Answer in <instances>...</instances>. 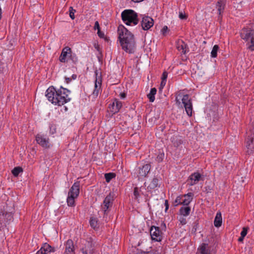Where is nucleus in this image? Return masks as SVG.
<instances>
[{"instance_id":"1","label":"nucleus","mask_w":254,"mask_h":254,"mask_svg":"<svg viewBox=\"0 0 254 254\" xmlns=\"http://www.w3.org/2000/svg\"><path fill=\"white\" fill-rule=\"evenodd\" d=\"M70 93L69 90L63 86L56 89L52 86L47 89L46 96L52 104L62 106L70 101L71 99L68 96Z\"/></svg>"},{"instance_id":"2","label":"nucleus","mask_w":254,"mask_h":254,"mask_svg":"<svg viewBox=\"0 0 254 254\" xmlns=\"http://www.w3.org/2000/svg\"><path fill=\"white\" fill-rule=\"evenodd\" d=\"M118 34L122 49L127 53L133 54L136 47L134 35L122 25L119 26Z\"/></svg>"},{"instance_id":"3","label":"nucleus","mask_w":254,"mask_h":254,"mask_svg":"<svg viewBox=\"0 0 254 254\" xmlns=\"http://www.w3.org/2000/svg\"><path fill=\"white\" fill-rule=\"evenodd\" d=\"M242 39L246 42L247 49L251 51H254V29L244 27L240 31Z\"/></svg>"},{"instance_id":"4","label":"nucleus","mask_w":254,"mask_h":254,"mask_svg":"<svg viewBox=\"0 0 254 254\" xmlns=\"http://www.w3.org/2000/svg\"><path fill=\"white\" fill-rule=\"evenodd\" d=\"M180 100H182L187 115L189 117H191L192 113V104L191 99L190 98L189 95L188 94L183 95L181 92L177 93L175 101L178 105L181 104Z\"/></svg>"},{"instance_id":"5","label":"nucleus","mask_w":254,"mask_h":254,"mask_svg":"<svg viewBox=\"0 0 254 254\" xmlns=\"http://www.w3.org/2000/svg\"><path fill=\"white\" fill-rule=\"evenodd\" d=\"M122 19L127 25L132 26L138 24V15L132 9H126L121 13Z\"/></svg>"},{"instance_id":"6","label":"nucleus","mask_w":254,"mask_h":254,"mask_svg":"<svg viewBox=\"0 0 254 254\" xmlns=\"http://www.w3.org/2000/svg\"><path fill=\"white\" fill-rule=\"evenodd\" d=\"M80 182H75L69 190L66 202L68 206H74L75 205V199L79 194Z\"/></svg>"},{"instance_id":"7","label":"nucleus","mask_w":254,"mask_h":254,"mask_svg":"<svg viewBox=\"0 0 254 254\" xmlns=\"http://www.w3.org/2000/svg\"><path fill=\"white\" fill-rule=\"evenodd\" d=\"M247 136L245 139L246 153L250 155L254 152V132L251 131L247 132Z\"/></svg>"},{"instance_id":"8","label":"nucleus","mask_w":254,"mask_h":254,"mask_svg":"<svg viewBox=\"0 0 254 254\" xmlns=\"http://www.w3.org/2000/svg\"><path fill=\"white\" fill-rule=\"evenodd\" d=\"M96 78L95 80L94 89L93 91L92 95L97 97L101 92V88L102 85V77L101 73L97 70L95 71Z\"/></svg>"},{"instance_id":"9","label":"nucleus","mask_w":254,"mask_h":254,"mask_svg":"<svg viewBox=\"0 0 254 254\" xmlns=\"http://www.w3.org/2000/svg\"><path fill=\"white\" fill-rule=\"evenodd\" d=\"M151 239L155 242H161L163 239V233L159 227L152 226L150 228Z\"/></svg>"},{"instance_id":"10","label":"nucleus","mask_w":254,"mask_h":254,"mask_svg":"<svg viewBox=\"0 0 254 254\" xmlns=\"http://www.w3.org/2000/svg\"><path fill=\"white\" fill-rule=\"evenodd\" d=\"M113 200V195L111 193L107 195L104 199L101 205L104 215H107L110 209L112 207Z\"/></svg>"},{"instance_id":"11","label":"nucleus","mask_w":254,"mask_h":254,"mask_svg":"<svg viewBox=\"0 0 254 254\" xmlns=\"http://www.w3.org/2000/svg\"><path fill=\"white\" fill-rule=\"evenodd\" d=\"M94 239L92 237L87 239L85 247L81 249L83 254H93L94 252Z\"/></svg>"},{"instance_id":"12","label":"nucleus","mask_w":254,"mask_h":254,"mask_svg":"<svg viewBox=\"0 0 254 254\" xmlns=\"http://www.w3.org/2000/svg\"><path fill=\"white\" fill-rule=\"evenodd\" d=\"M72 50L68 46L65 47L62 49L61 55L59 57V61L63 63H67L69 60Z\"/></svg>"},{"instance_id":"13","label":"nucleus","mask_w":254,"mask_h":254,"mask_svg":"<svg viewBox=\"0 0 254 254\" xmlns=\"http://www.w3.org/2000/svg\"><path fill=\"white\" fill-rule=\"evenodd\" d=\"M154 20L150 16H143L141 21V26L143 30L146 31L149 30L153 26Z\"/></svg>"},{"instance_id":"14","label":"nucleus","mask_w":254,"mask_h":254,"mask_svg":"<svg viewBox=\"0 0 254 254\" xmlns=\"http://www.w3.org/2000/svg\"><path fill=\"white\" fill-rule=\"evenodd\" d=\"M226 0H219L216 3V8L218 14V20L221 21L222 15L226 7Z\"/></svg>"},{"instance_id":"15","label":"nucleus","mask_w":254,"mask_h":254,"mask_svg":"<svg viewBox=\"0 0 254 254\" xmlns=\"http://www.w3.org/2000/svg\"><path fill=\"white\" fill-rule=\"evenodd\" d=\"M151 169V165L149 164H145L139 167L136 170L137 177L139 179L141 177H145L149 172Z\"/></svg>"},{"instance_id":"16","label":"nucleus","mask_w":254,"mask_h":254,"mask_svg":"<svg viewBox=\"0 0 254 254\" xmlns=\"http://www.w3.org/2000/svg\"><path fill=\"white\" fill-rule=\"evenodd\" d=\"M161 179L158 176H154L151 180L149 184L147 187L148 191H151L152 190H157L161 185Z\"/></svg>"},{"instance_id":"17","label":"nucleus","mask_w":254,"mask_h":254,"mask_svg":"<svg viewBox=\"0 0 254 254\" xmlns=\"http://www.w3.org/2000/svg\"><path fill=\"white\" fill-rule=\"evenodd\" d=\"M201 179V175L198 172L191 174L187 180L188 185L192 186L196 184Z\"/></svg>"},{"instance_id":"18","label":"nucleus","mask_w":254,"mask_h":254,"mask_svg":"<svg viewBox=\"0 0 254 254\" xmlns=\"http://www.w3.org/2000/svg\"><path fill=\"white\" fill-rule=\"evenodd\" d=\"M122 106L123 104L122 102L120 101L117 99H115L112 103L109 104V109L112 114H115L120 111Z\"/></svg>"},{"instance_id":"19","label":"nucleus","mask_w":254,"mask_h":254,"mask_svg":"<svg viewBox=\"0 0 254 254\" xmlns=\"http://www.w3.org/2000/svg\"><path fill=\"white\" fill-rule=\"evenodd\" d=\"M37 142L44 148H49V138L43 135L38 134L36 136Z\"/></svg>"},{"instance_id":"20","label":"nucleus","mask_w":254,"mask_h":254,"mask_svg":"<svg viewBox=\"0 0 254 254\" xmlns=\"http://www.w3.org/2000/svg\"><path fill=\"white\" fill-rule=\"evenodd\" d=\"M56 251L54 247H52L49 244L45 243L43 244L41 249L37 252L38 254H47L49 253H53Z\"/></svg>"},{"instance_id":"21","label":"nucleus","mask_w":254,"mask_h":254,"mask_svg":"<svg viewBox=\"0 0 254 254\" xmlns=\"http://www.w3.org/2000/svg\"><path fill=\"white\" fill-rule=\"evenodd\" d=\"M0 213L2 214V218L4 224H9L13 219V214L12 212H7L5 210H0Z\"/></svg>"},{"instance_id":"22","label":"nucleus","mask_w":254,"mask_h":254,"mask_svg":"<svg viewBox=\"0 0 254 254\" xmlns=\"http://www.w3.org/2000/svg\"><path fill=\"white\" fill-rule=\"evenodd\" d=\"M64 254H75L73 243L71 240H68L65 243Z\"/></svg>"},{"instance_id":"23","label":"nucleus","mask_w":254,"mask_h":254,"mask_svg":"<svg viewBox=\"0 0 254 254\" xmlns=\"http://www.w3.org/2000/svg\"><path fill=\"white\" fill-rule=\"evenodd\" d=\"M194 194L192 192H189L187 194L183 195V198L185 197L183 199L182 198V204L184 205L188 206L190 203L193 199Z\"/></svg>"},{"instance_id":"24","label":"nucleus","mask_w":254,"mask_h":254,"mask_svg":"<svg viewBox=\"0 0 254 254\" xmlns=\"http://www.w3.org/2000/svg\"><path fill=\"white\" fill-rule=\"evenodd\" d=\"M222 223V218L220 212H218L215 216L214 225L216 227H219L221 226Z\"/></svg>"},{"instance_id":"25","label":"nucleus","mask_w":254,"mask_h":254,"mask_svg":"<svg viewBox=\"0 0 254 254\" xmlns=\"http://www.w3.org/2000/svg\"><path fill=\"white\" fill-rule=\"evenodd\" d=\"M190 212V206L182 207L179 210L180 215L183 216H188Z\"/></svg>"},{"instance_id":"26","label":"nucleus","mask_w":254,"mask_h":254,"mask_svg":"<svg viewBox=\"0 0 254 254\" xmlns=\"http://www.w3.org/2000/svg\"><path fill=\"white\" fill-rule=\"evenodd\" d=\"M145 189L144 187H140L138 188L137 187H135L133 190V194L134 195L135 198L137 199L140 195V194L144 195L143 191L142 190Z\"/></svg>"},{"instance_id":"27","label":"nucleus","mask_w":254,"mask_h":254,"mask_svg":"<svg viewBox=\"0 0 254 254\" xmlns=\"http://www.w3.org/2000/svg\"><path fill=\"white\" fill-rule=\"evenodd\" d=\"M208 244L202 243L198 250L201 254H210L209 250L207 249Z\"/></svg>"},{"instance_id":"28","label":"nucleus","mask_w":254,"mask_h":254,"mask_svg":"<svg viewBox=\"0 0 254 254\" xmlns=\"http://www.w3.org/2000/svg\"><path fill=\"white\" fill-rule=\"evenodd\" d=\"M165 154L163 150H159L157 156L155 158V161L158 163H160L163 161L164 158Z\"/></svg>"},{"instance_id":"29","label":"nucleus","mask_w":254,"mask_h":254,"mask_svg":"<svg viewBox=\"0 0 254 254\" xmlns=\"http://www.w3.org/2000/svg\"><path fill=\"white\" fill-rule=\"evenodd\" d=\"M157 90L155 88L151 89L150 93L147 95L149 101L153 102L155 100V95L156 94Z\"/></svg>"},{"instance_id":"30","label":"nucleus","mask_w":254,"mask_h":254,"mask_svg":"<svg viewBox=\"0 0 254 254\" xmlns=\"http://www.w3.org/2000/svg\"><path fill=\"white\" fill-rule=\"evenodd\" d=\"M89 223L90 226L94 230H96L99 227L98 219L96 218L91 217Z\"/></svg>"},{"instance_id":"31","label":"nucleus","mask_w":254,"mask_h":254,"mask_svg":"<svg viewBox=\"0 0 254 254\" xmlns=\"http://www.w3.org/2000/svg\"><path fill=\"white\" fill-rule=\"evenodd\" d=\"M116 177V174L114 173H109L105 174V178L107 183H109L111 180Z\"/></svg>"},{"instance_id":"32","label":"nucleus","mask_w":254,"mask_h":254,"mask_svg":"<svg viewBox=\"0 0 254 254\" xmlns=\"http://www.w3.org/2000/svg\"><path fill=\"white\" fill-rule=\"evenodd\" d=\"M219 49V47L217 45H215L213 46L212 50L211 52V57L212 58H216L217 56V52Z\"/></svg>"},{"instance_id":"33","label":"nucleus","mask_w":254,"mask_h":254,"mask_svg":"<svg viewBox=\"0 0 254 254\" xmlns=\"http://www.w3.org/2000/svg\"><path fill=\"white\" fill-rule=\"evenodd\" d=\"M23 171V169L20 167H16L14 168V169L12 170V174L15 177H17L19 175V174Z\"/></svg>"},{"instance_id":"34","label":"nucleus","mask_w":254,"mask_h":254,"mask_svg":"<svg viewBox=\"0 0 254 254\" xmlns=\"http://www.w3.org/2000/svg\"><path fill=\"white\" fill-rule=\"evenodd\" d=\"M172 142L175 147L179 146L183 142L182 140L179 138L173 137L172 138Z\"/></svg>"},{"instance_id":"35","label":"nucleus","mask_w":254,"mask_h":254,"mask_svg":"<svg viewBox=\"0 0 254 254\" xmlns=\"http://www.w3.org/2000/svg\"><path fill=\"white\" fill-rule=\"evenodd\" d=\"M187 47V45L183 42H182L181 44H179L178 46V49L179 51H182V53L184 54L186 53V48Z\"/></svg>"},{"instance_id":"36","label":"nucleus","mask_w":254,"mask_h":254,"mask_svg":"<svg viewBox=\"0 0 254 254\" xmlns=\"http://www.w3.org/2000/svg\"><path fill=\"white\" fill-rule=\"evenodd\" d=\"M182 195H179L177 196L174 202V205L176 206L179 204H182Z\"/></svg>"},{"instance_id":"37","label":"nucleus","mask_w":254,"mask_h":254,"mask_svg":"<svg viewBox=\"0 0 254 254\" xmlns=\"http://www.w3.org/2000/svg\"><path fill=\"white\" fill-rule=\"evenodd\" d=\"M69 60H70L73 63L76 64L78 62V58L76 56L75 53H73L71 52V55H70Z\"/></svg>"},{"instance_id":"38","label":"nucleus","mask_w":254,"mask_h":254,"mask_svg":"<svg viewBox=\"0 0 254 254\" xmlns=\"http://www.w3.org/2000/svg\"><path fill=\"white\" fill-rule=\"evenodd\" d=\"M76 12V10L74 9L73 7L70 6L69 7V13L70 17L73 20L75 18L74 13Z\"/></svg>"},{"instance_id":"39","label":"nucleus","mask_w":254,"mask_h":254,"mask_svg":"<svg viewBox=\"0 0 254 254\" xmlns=\"http://www.w3.org/2000/svg\"><path fill=\"white\" fill-rule=\"evenodd\" d=\"M184 217L181 215L179 218V221L182 225H185L187 223L186 219Z\"/></svg>"},{"instance_id":"40","label":"nucleus","mask_w":254,"mask_h":254,"mask_svg":"<svg viewBox=\"0 0 254 254\" xmlns=\"http://www.w3.org/2000/svg\"><path fill=\"white\" fill-rule=\"evenodd\" d=\"M248 227H243V230L241 233V236H242V237H245L247 233H248Z\"/></svg>"},{"instance_id":"41","label":"nucleus","mask_w":254,"mask_h":254,"mask_svg":"<svg viewBox=\"0 0 254 254\" xmlns=\"http://www.w3.org/2000/svg\"><path fill=\"white\" fill-rule=\"evenodd\" d=\"M50 132L51 134H54L56 132V127L54 125H51L50 127Z\"/></svg>"},{"instance_id":"42","label":"nucleus","mask_w":254,"mask_h":254,"mask_svg":"<svg viewBox=\"0 0 254 254\" xmlns=\"http://www.w3.org/2000/svg\"><path fill=\"white\" fill-rule=\"evenodd\" d=\"M179 17L181 19H187L188 17L187 15L182 11L179 12Z\"/></svg>"},{"instance_id":"43","label":"nucleus","mask_w":254,"mask_h":254,"mask_svg":"<svg viewBox=\"0 0 254 254\" xmlns=\"http://www.w3.org/2000/svg\"><path fill=\"white\" fill-rule=\"evenodd\" d=\"M167 76H168L167 72L166 71H164L162 75V77H161L162 81H166Z\"/></svg>"},{"instance_id":"44","label":"nucleus","mask_w":254,"mask_h":254,"mask_svg":"<svg viewBox=\"0 0 254 254\" xmlns=\"http://www.w3.org/2000/svg\"><path fill=\"white\" fill-rule=\"evenodd\" d=\"M2 216H3V214L0 213V231L1 230V228L2 227L3 224H4L3 220L2 219Z\"/></svg>"},{"instance_id":"45","label":"nucleus","mask_w":254,"mask_h":254,"mask_svg":"<svg viewBox=\"0 0 254 254\" xmlns=\"http://www.w3.org/2000/svg\"><path fill=\"white\" fill-rule=\"evenodd\" d=\"M94 30H99V29H100V25H99V23L98 22V21H96L95 22V25H94Z\"/></svg>"},{"instance_id":"46","label":"nucleus","mask_w":254,"mask_h":254,"mask_svg":"<svg viewBox=\"0 0 254 254\" xmlns=\"http://www.w3.org/2000/svg\"><path fill=\"white\" fill-rule=\"evenodd\" d=\"M165 211L166 212L167 211V210H168L169 207V202H168V200L167 199H166L165 200Z\"/></svg>"},{"instance_id":"47","label":"nucleus","mask_w":254,"mask_h":254,"mask_svg":"<svg viewBox=\"0 0 254 254\" xmlns=\"http://www.w3.org/2000/svg\"><path fill=\"white\" fill-rule=\"evenodd\" d=\"M168 27L167 26H164L161 30L163 35H164L165 34V33L168 31Z\"/></svg>"},{"instance_id":"48","label":"nucleus","mask_w":254,"mask_h":254,"mask_svg":"<svg viewBox=\"0 0 254 254\" xmlns=\"http://www.w3.org/2000/svg\"><path fill=\"white\" fill-rule=\"evenodd\" d=\"M97 34H98V36L100 38H103L104 36V32L101 31L100 29H99V30H98Z\"/></svg>"},{"instance_id":"49","label":"nucleus","mask_w":254,"mask_h":254,"mask_svg":"<svg viewBox=\"0 0 254 254\" xmlns=\"http://www.w3.org/2000/svg\"><path fill=\"white\" fill-rule=\"evenodd\" d=\"M119 96L121 99H124L126 97L127 94L125 92H122L120 94Z\"/></svg>"},{"instance_id":"50","label":"nucleus","mask_w":254,"mask_h":254,"mask_svg":"<svg viewBox=\"0 0 254 254\" xmlns=\"http://www.w3.org/2000/svg\"><path fill=\"white\" fill-rule=\"evenodd\" d=\"M166 83V81H161V82L160 84V87L159 88L160 90L165 86Z\"/></svg>"},{"instance_id":"51","label":"nucleus","mask_w":254,"mask_h":254,"mask_svg":"<svg viewBox=\"0 0 254 254\" xmlns=\"http://www.w3.org/2000/svg\"><path fill=\"white\" fill-rule=\"evenodd\" d=\"M65 80L66 83H69L71 81V78L65 77Z\"/></svg>"},{"instance_id":"52","label":"nucleus","mask_w":254,"mask_h":254,"mask_svg":"<svg viewBox=\"0 0 254 254\" xmlns=\"http://www.w3.org/2000/svg\"><path fill=\"white\" fill-rule=\"evenodd\" d=\"M244 238L245 237H242V236H241L240 237H239V239H238V241L239 242H243Z\"/></svg>"},{"instance_id":"53","label":"nucleus","mask_w":254,"mask_h":254,"mask_svg":"<svg viewBox=\"0 0 254 254\" xmlns=\"http://www.w3.org/2000/svg\"><path fill=\"white\" fill-rule=\"evenodd\" d=\"M132 1L134 2H139L142 1L143 0H131Z\"/></svg>"},{"instance_id":"54","label":"nucleus","mask_w":254,"mask_h":254,"mask_svg":"<svg viewBox=\"0 0 254 254\" xmlns=\"http://www.w3.org/2000/svg\"><path fill=\"white\" fill-rule=\"evenodd\" d=\"M76 77H77V75H76V74H72V78L73 79H75L76 78Z\"/></svg>"}]
</instances>
